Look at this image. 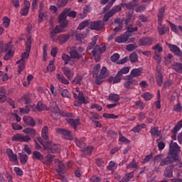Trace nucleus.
Listing matches in <instances>:
<instances>
[{"label": "nucleus", "mask_w": 182, "mask_h": 182, "mask_svg": "<svg viewBox=\"0 0 182 182\" xmlns=\"http://www.w3.org/2000/svg\"><path fill=\"white\" fill-rule=\"evenodd\" d=\"M127 16V19L124 20V22L127 25L126 28L127 31L124 34L117 36L115 38V42H117V43H127V41H129V38L133 35V32H137V27L133 28L132 25H129L130 21H132L133 14H129Z\"/></svg>", "instance_id": "obj_1"}, {"label": "nucleus", "mask_w": 182, "mask_h": 182, "mask_svg": "<svg viewBox=\"0 0 182 182\" xmlns=\"http://www.w3.org/2000/svg\"><path fill=\"white\" fill-rule=\"evenodd\" d=\"M68 9H64L60 14L58 18V23L60 26H55L54 31L57 33H60L61 32H65V28L68 26L69 21L66 20V15L68 14Z\"/></svg>", "instance_id": "obj_2"}, {"label": "nucleus", "mask_w": 182, "mask_h": 182, "mask_svg": "<svg viewBox=\"0 0 182 182\" xmlns=\"http://www.w3.org/2000/svg\"><path fill=\"white\" fill-rule=\"evenodd\" d=\"M73 93L74 98L79 100V102L75 101L74 102V106L79 107V106H80L82 104L86 105V103H87L88 102L87 98L83 96V92H80V90L79 89V87L74 88L73 90Z\"/></svg>", "instance_id": "obj_3"}, {"label": "nucleus", "mask_w": 182, "mask_h": 182, "mask_svg": "<svg viewBox=\"0 0 182 182\" xmlns=\"http://www.w3.org/2000/svg\"><path fill=\"white\" fill-rule=\"evenodd\" d=\"M37 139L46 150H48L51 153H60V146L56 145L50 141H45L41 137H38Z\"/></svg>", "instance_id": "obj_4"}, {"label": "nucleus", "mask_w": 182, "mask_h": 182, "mask_svg": "<svg viewBox=\"0 0 182 182\" xmlns=\"http://www.w3.org/2000/svg\"><path fill=\"white\" fill-rule=\"evenodd\" d=\"M164 7L161 8L158 13V22L160 27H158L159 35H164L166 32H168V27L166 26V25H162L163 23V18H164ZM162 25V26H161Z\"/></svg>", "instance_id": "obj_5"}, {"label": "nucleus", "mask_w": 182, "mask_h": 182, "mask_svg": "<svg viewBox=\"0 0 182 182\" xmlns=\"http://www.w3.org/2000/svg\"><path fill=\"white\" fill-rule=\"evenodd\" d=\"M180 146L176 142L171 141L169 144V154L177 159V155L180 153Z\"/></svg>", "instance_id": "obj_6"}, {"label": "nucleus", "mask_w": 182, "mask_h": 182, "mask_svg": "<svg viewBox=\"0 0 182 182\" xmlns=\"http://www.w3.org/2000/svg\"><path fill=\"white\" fill-rule=\"evenodd\" d=\"M31 45L32 40H31V37H28L26 43V52L21 54V58L20 59V60H22L23 62H26L28 58H29V53L31 52Z\"/></svg>", "instance_id": "obj_7"}, {"label": "nucleus", "mask_w": 182, "mask_h": 182, "mask_svg": "<svg viewBox=\"0 0 182 182\" xmlns=\"http://www.w3.org/2000/svg\"><path fill=\"white\" fill-rule=\"evenodd\" d=\"M50 110H51V117L54 119V120H58L60 117V109L58 106L56 102H53L50 105Z\"/></svg>", "instance_id": "obj_8"}, {"label": "nucleus", "mask_w": 182, "mask_h": 182, "mask_svg": "<svg viewBox=\"0 0 182 182\" xmlns=\"http://www.w3.org/2000/svg\"><path fill=\"white\" fill-rule=\"evenodd\" d=\"M55 163L57 166L56 167V171L59 174V176H63L65 173H66V167L65 166V164L62 161L55 159Z\"/></svg>", "instance_id": "obj_9"}, {"label": "nucleus", "mask_w": 182, "mask_h": 182, "mask_svg": "<svg viewBox=\"0 0 182 182\" xmlns=\"http://www.w3.org/2000/svg\"><path fill=\"white\" fill-rule=\"evenodd\" d=\"M11 140L12 141H23L28 143V141H31V136L29 135L17 134L11 138Z\"/></svg>", "instance_id": "obj_10"}, {"label": "nucleus", "mask_w": 182, "mask_h": 182, "mask_svg": "<svg viewBox=\"0 0 182 182\" xmlns=\"http://www.w3.org/2000/svg\"><path fill=\"white\" fill-rule=\"evenodd\" d=\"M105 27L103 21H91L89 23V28L92 31H100Z\"/></svg>", "instance_id": "obj_11"}, {"label": "nucleus", "mask_w": 182, "mask_h": 182, "mask_svg": "<svg viewBox=\"0 0 182 182\" xmlns=\"http://www.w3.org/2000/svg\"><path fill=\"white\" fill-rule=\"evenodd\" d=\"M56 132L58 133V134H62L64 138L67 139V140H73V136H72L70 131L58 128L56 129Z\"/></svg>", "instance_id": "obj_12"}, {"label": "nucleus", "mask_w": 182, "mask_h": 182, "mask_svg": "<svg viewBox=\"0 0 182 182\" xmlns=\"http://www.w3.org/2000/svg\"><path fill=\"white\" fill-rule=\"evenodd\" d=\"M38 16L41 21L48 19V18L49 16V14L48 13V11H46L45 10V8H43V4H42V3H41L40 6H39Z\"/></svg>", "instance_id": "obj_13"}, {"label": "nucleus", "mask_w": 182, "mask_h": 182, "mask_svg": "<svg viewBox=\"0 0 182 182\" xmlns=\"http://www.w3.org/2000/svg\"><path fill=\"white\" fill-rule=\"evenodd\" d=\"M156 80L158 86L163 85V73H161V68L159 65L156 67Z\"/></svg>", "instance_id": "obj_14"}, {"label": "nucleus", "mask_w": 182, "mask_h": 182, "mask_svg": "<svg viewBox=\"0 0 182 182\" xmlns=\"http://www.w3.org/2000/svg\"><path fill=\"white\" fill-rule=\"evenodd\" d=\"M154 41L151 37L142 38L139 41V45L141 46H150V45L153 44Z\"/></svg>", "instance_id": "obj_15"}, {"label": "nucleus", "mask_w": 182, "mask_h": 182, "mask_svg": "<svg viewBox=\"0 0 182 182\" xmlns=\"http://www.w3.org/2000/svg\"><path fill=\"white\" fill-rule=\"evenodd\" d=\"M167 46H168L171 52H173V53H175V55H177L178 56H182V51L177 46L167 43Z\"/></svg>", "instance_id": "obj_16"}, {"label": "nucleus", "mask_w": 182, "mask_h": 182, "mask_svg": "<svg viewBox=\"0 0 182 182\" xmlns=\"http://www.w3.org/2000/svg\"><path fill=\"white\" fill-rule=\"evenodd\" d=\"M63 75L68 79V80H72L73 79V72L68 67H63L61 68Z\"/></svg>", "instance_id": "obj_17"}, {"label": "nucleus", "mask_w": 182, "mask_h": 182, "mask_svg": "<svg viewBox=\"0 0 182 182\" xmlns=\"http://www.w3.org/2000/svg\"><path fill=\"white\" fill-rule=\"evenodd\" d=\"M176 160H177V159H176L174 156H168L166 158L161 160L160 166H168V164H171V163L176 161Z\"/></svg>", "instance_id": "obj_18"}, {"label": "nucleus", "mask_w": 182, "mask_h": 182, "mask_svg": "<svg viewBox=\"0 0 182 182\" xmlns=\"http://www.w3.org/2000/svg\"><path fill=\"white\" fill-rule=\"evenodd\" d=\"M141 75H143V68H134L131 70L130 76H127V77H139V76H140Z\"/></svg>", "instance_id": "obj_19"}, {"label": "nucleus", "mask_w": 182, "mask_h": 182, "mask_svg": "<svg viewBox=\"0 0 182 182\" xmlns=\"http://www.w3.org/2000/svg\"><path fill=\"white\" fill-rule=\"evenodd\" d=\"M29 8H31V3L28 1H24V7L20 11L21 16H26L28 15Z\"/></svg>", "instance_id": "obj_20"}, {"label": "nucleus", "mask_w": 182, "mask_h": 182, "mask_svg": "<svg viewBox=\"0 0 182 182\" xmlns=\"http://www.w3.org/2000/svg\"><path fill=\"white\" fill-rule=\"evenodd\" d=\"M23 121L26 126H31V127H35L36 123L32 117L25 116L23 118Z\"/></svg>", "instance_id": "obj_21"}, {"label": "nucleus", "mask_w": 182, "mask_h": 182, "mask_svg": "<svg viewBox=\"0 0 182 182\" xmlns=\"http://www.w3.org/2000/svg\"><path fill=\"white\" fill-rule=\"evenodd\" d=\"M137 85V81L135 80H129L127 81H125L124 83V86L127 89H134V86Z\"/></svg>", "instance_id": "obj_22"}, {"label": "nucleus", "mask_w": 182, "mask_h": 182, "mask_svg": "<svg viewBox=\"0 0 182 182\" xmlns=\"http://www.w3.org/2000/svg\"><path fill=\"white\" fill-rule=\"evenodd\" d=\"M66 122L73 127L75 130H76V127L80 124V122H79V119H72V118H68L66 119Z\"/></svg>", "instance_id": "obj_23"}, {"label": "nucleus", "mask_w": 182, "mask_h": 182, "mask_svg": "<svg viewBox=\"0 0 182 182\" xmlns=\"http://www.w3.org/2000/svg\"><path fill=\"white\" fill-rule=\"evenodd\" d=\"M106 51V46L102 45L100 47L97 46L95 49L92 50L93 56H96L97 53H105Z\"/></svg>", "instance_id": "obj_24"}, {"label": "nucleus", "mask_w": 182, "mask_h": 182, "mask_svg": "<svg viewBox=\"0 0 182 182\" xmlns=\"http://www.w3.org/2000/svg\"><path fill=\"white\" fill-rule=\"evenodd\" d=\"M23 133L26 134H30L31 137H35V136H38V132L33 128H26L23 130Z\"/></svg>", "instance_id": "obj_25"}, {"label": "nucleus", "mask_w": 182, "mask_h": 182, "mask_svg": "<svg viewBox=\"0 0 182 182\" xmlns=\"http://www.w3.org/2000/svg\"><path fill=\"white\" fill-rule=\"evenodd\" d=\"M56 79L58 80V82H60V83H63V85H69V80L63 76V75L57 73L56 74Z\"/></svg>", "instance_id": "obj_26"}, {"label": "nucleus", "mask_w": 182, "mask_h": 182, "mask_svg": "<svg viewBox=\"0 0 182 182\" xmlns=\"http://www.w3.org/2000/svg\"><path fill=\"white\" fill-rule=\"evenodd\" d=\"M6 154L9 156L10 161H17L18 158L16 154H14V151L11 149H6Z\"/></svg>", "instance_id": "obj_27"}, {"label": "nucleus", "mask_w": 182, "mask_h": 182, "mask_svg": "<svg viewBox=\"0 0 182 182\" xmlns=\"http://www.w3.org/2000/svg\"><path fill=\"white\" fill-rule=\"evenodd\" d=\"M33 160H39L40 161H43V154L38 151H34L32 154Z\"/></svg>", "instance_id": "obj_28"}, {"label": "nucleus", "mask_w": 182, "mask_h": 182, "mask_svg": "<svg viewBox=\"0 0 182 182\" xmlns=\"http://www.w3.org/2000/svg\"><path fill=\"white\" fill-rule=\"evenodd\" d=\"M173 166L170 165L168 167H167L164 173V177H168V178H171L173 177Z\"/></svg>", "instance_id": "obj_29"}, {"label": "nucleus", "mask_w": 182, "mask_h": 182, "mask_svg": "<svg viewBox=\"0 0 182 182\" xmlns=\"http://www.w3.org/2000/svg\"><path fill=\"white\" fill-rule=\"evenodd\" d=\"M41 136L44 140L49 139V128L47 126L43 127L41 131Z\"/></svg>", "instance_id": "obj_30"}, {"label": "nucleus", "mask_w": 182, "mask_h": 182, "mask_svg": "<svg viewBox=\"0 0 182 182\" xmlns=\"http://www.w3.org/2000/svg\"><path fill=\"white\" fill-rule=\"evenodd\" d=\"M53 159H55L53 155L48 154L46 157L43 156L42 163H43V164H50L53 161Z\"/></svg>", "instance_id": "obj_31"}, {"label": "nucleus", "mask_w": 182, "mask_h": 182, "mask_svg": "<svg viewBox=\"0 0 182 182\" xmlns=\"http://www.w3.org/2000/svg\"><path fill=\"white\" fill-rule=\"evenodd\" d=\"M146 124H137L132 129H131V132H134V133H140V132H141V129H146Z\"/></svg>", "instance_id": "obj_32"}, {"label": "nucleus", "mask_w": 182, "mask_h": 182, "mask_svg": "<svg viewBox=\"0 0 182 182\" xmlns=\"http://www.w3.org/2000/svg\"><path fill=\"white\" fill-rule=\"evenodd\" d=\"M74 141L77 146V147H80V149H83L86 144H85V139H77V138L74 139Z\"/></svg>", "instance_id": "obj_33"}, {"label": "nucleus", "mask_w": 182, "mask_h": 182, "mask_svg": "<svg viewBox=\"0 0 182 182\" xmlns=\"http://www.w3.org/2000/svg\"><path fill=\"white\" fill-rule=\"evenodd\" d=\"M69 38H70V36L69 34H62L57 36V41H59V42L63 43V42H66V41H68Z\"/></svg>", "instance_id": "obj_34"}, {"label": "nucleus", "mask_w": 182, "mask_h": 182, "mask_svg": "<svg viewBox=\"0 0 182 182\" xmlns=\"http://www.w3.org/2000/svg\"><path fill=\"white\" fill-rule=\"evenodd\" d=\"M10 44H4V41H0V53H5L9 49Z\"/></svg>", "instance_id": "obj_35"}, {"label": "nucleus", "mask_w": 182, "mask_h": 182, "mask_svg": "<svg viewBox=\"0 0 182 182\" xmlns=\"http://www.w3.org/2000/svg\"><path fill=\"white\" fill-rule=\"evenodd\" d=\"M70 55L73 59H80V58H82V55L75 49L70 51Z\"/></svg>", "instance_id": "obj_36"}, {"label": "nucleus", "mask_w": 182, "mask_h": 182, "mask_svg": "<svg viewBox=\"0 0 182 182\" xmlns=\"http://www.w3.org/2000/svg\"><path fill=\"white\" fill-rule=\"evenodd\" d=\"M25 63H26V61H22V60H18L16 62V64L18 65V73H21L22 72V70H23V69H25Z\"/></svg>", "instance_id": "obj_37"}, {"label": "nucleus", "mask_w": 182, "mask_h": 182, "mask_svg": "<svg viewBox=\"0 0 182 182\" xmlns=\"http://www.w3.org/2000/svg\"><path fill=\"white\" fill-rule=\"evenodd\" d=\"M173 69L177 72V73L182 74V63H175L173 65Z\"/></svg>", "instance_id": "obj_38"}, {"label": "nucleus", "mask_w": 182, "mask_h": 182, "mask_svg": "<svg viewBox=\"0 0 182 182\" xmlns=\"http://www.w3.org/2000/svg\"><path fill=\"white\" fill-rule=\"evenodd\" d=\"M141 97L144 99V100H146V102H149V100H150L151 99H153V97H154V95H153V94L146 92H144V94H142L141 95Z\"/></svg>", "instance_id": "obj_39"}, {"label": "nucleus", "mask_w": 182, "mask_h": 182, "mask_svg": "<svg viewBox=\"0 0 182 182\" xmlns=\"http://www.w3.org/2000/svg\"><path fill=\"white\" fill-rule=\"evenodd\" d=\"M150 133H151V136H157L159 137V136H160V134H161V131L159 130V127H155L151 129Z\"/></svg>", "instance_id": "obj_40"}, {"label": "nucleus", "mask_w": 182, "mask_h": 182, "mask_svg": "<svg viewBox=\"0 0 182 182\" xmlns=\"http://www.w3.org/2000/svg\"><path fill=\"white\" fill-rule=\"evenodd\" d=\"M109 100L110 102H119L120 100V97H119V95L117 94H109Z\"/></svg>", "instance_id": "obj_41"}, {"label": "nucleus", "mask_w": 182, "mask_h": 182, "mask_svg": "<svg viewBox=\"0 0 182 182\" xmlns=\"http://www.w3.org/2000/svg\"><path fill=\"white\" fill-rule=\"evenodd\" d=\"M19 159L21 164H26V161H28V155L25 154L20 153Z\"/></svg>", "instance_id": "obj_42"}, {"label": "nucleus", "mask_w": 182, "mask_h": 182, "mask_svg": "<svg viewBox=\"0 0 182 182\" xmlns=\"http://www.w3.org/2000/svg\"><path fill=\"white\" fill-rule=\"evenodd\" d=\"M152 49L154 50V53L156 54H160L163 52V47H161L159 43L154 46Z\"/></svg>", "instance_id": "obj_43"}, {"label": "nucleus", "mask_w": 182, "mask_h": 182, "mask_svg": "<svg viewBox=\"0 0 182 182\" xmlns=\"http://www.w3.org/2000/svg\"><path fill=\"white\" fill-rule=\"evenodd\" d=\"M130 72V67H124L118 71V75L123 76V75H127Z\"/></svg>", "instance_id": "obj_44"}, {"label": "nucleus", "mask_w": 182, "mask_h": 182, "mask_svg": "<svg viewBox=\"0 0 182 182\" xmlns=\"http://www.w3.org/2000/svg\"><path fill=\"white\" fill-rule=\"evenodd\" d=\"M82 79H83V77H82V75H77L74 77L73 82L75 83V85H81Z\"/></svg>", "instance_id": "obj_45"}, {"label": "nucleus", "mask_w": 182, "mask_h": 182, "mask_svg": "<svg viewBox=\"0 0 182 182\" xmlns=\"http://www.w3.org/2000/svg\"><path fill=\"white\" fill-rule=\"evenodd\" d=\"M134 176V174L133 173V172H130L129 173L126 174V175L123 177L122 181H123L124 182H129V181H130V180H131L132 178H133Z\"/></svg>", "instance_id": "obj_46"}, {"label": "nucleus", "mask_w": 182, "mask_h": 182, "mask_svg": "<svg viewBox=\"0 0 182 182\" xmlns=\"http://www.w3.org/2000/svg\"><path fill=\"white\" fill-rule=\"evenodd\" d=\"M129 60L131 63H135V62H137L139 60V57H137V54L136 53H132L129 55Z\"/></svg>", "instance_id": "obj_47"}, {"label": "nucleus", "mask_w": 182, "mask_h": 182, "mask_svg": "<svg viewBox=\"0 0 182 182\" xmlns=\"http://www.w3.org/2000/svg\"><path fill=\"white\" fill-rule=\"evenodd\" d=\"M89 21H84L77 27L78 31H82L86 28V26H88L89 28Z\"/></svg>", "instance_id": "obj_48"}, {"label": "nucleus", "mask_w": 182, "mask_h": 182, "mask_svg": "<svg viewBox=\"0 0 182 182\" xmlns=\"http://www.w3.org/2000/svg\"><path fill=\"white\" fill-rule=\"evenodd\" d=\"M36 109L37 110H39V112H42V110H48V107H46V105L42 103V102H38Z\"/></svg>", "instance_id": "obj_49"}, {"label": "nucleus", "mask_w": 182, "mask_h": 182, "mask_svg": "<svg viewBox=\"0 0 182 182\" xmlns=\"http://www.w3.org/2000/svg\"><path fill=\"white\" fill-rule=\"evenodd\" d=\"M13 56H14V50L9 49V47L8 52L4 55V60H9V59H11V58Z\"/></svg>", "instance_id": "obj_50"}, {"label": "nucleus", "mask_w": 182, "mask_h": 182, "mask_svg": "<svg viewBox=\"0 0 182 182\" xmlns=\"http://www.w3.org/2000/svg\"><path fill=\"white\" fill-rule=\"evenodd\" d=\"M172 32L174 33L178 34V26H176L174 23H171V21H168Z\"/></svg>", "instance_id": "obj_51"}, {"label": "nucleus", "mask_w": 182, "mask_h": 182, "mask_svg": "<svg viewBox=\"0 0 182 182\" xmlns=\"http://www.w3.org/2000/svg\"><path fill=\"white\" fill-rule=\"evenodd\" d=\"M68 2H69V0H58L57 1V5L59 8H63V6L68 5Z\"/></svg>", "instance_id": "obj_52"}, {"label": "nucleus", "mask_w": 182, "mask_h": 182, "mask_svg": "<svg viewBox=\"0 0 182 182\" xmlns=\"http://www.w3.org/2000/svg\"><path fill=\"white\" fill-rule=\"evenodd\" d=\"M54 63H55V61L53 60L50 61V63L47 67V70H48V72H53L56 69V67L55 66Z\"/></svg>", "instance_id": "obj_53"}, {"label": "nucleus", "mask_w": 182, "mask_h": 182, "mask_svg": "<svg viewBox=\"0 0 182 182\" xmlns=\"http://www.w3.org/2000/svg\"><path fill=\"white\" fill-rule=\"evenodd\" d=\"M114 15V14L111 10L107 12L104 16V22H107V21H109V19H110V18H112V16H113Z\"/></svg>", "instance_id": "obj_54"}, {"label": "nucleus", "mask_w": 182, "mask_h": 182, "mask_svg": "<svg viewBox=\"0 0 182 182\" xmlns=\"http://www.w3.org/2000/svg\"><path fill=\"white\" fill-rule=\"evenodd\" d=\"M100 72V64H96L93 68V76H97Z\"/></svg>", "instance_id": "obj_55"}, {"label": "nucleus", "mask_w": 182, "mask_h": 182, "mask_svg": "<svg viewBox=\"0 0 182 182\" xmlns=\"http://www.w3.org/2000/svg\"><path fill=\"white\" fill-rule=\"evenodd\" d=\"M120 11H122V6L121 5L114 6L112 7V9H111V12H112V14H114V15L115 14H117V12H120Z\"/></svg>", "instance_id": "obj_56"}, {"label": "nucleus", "mask_w": 182, "mask_h": 182, "mask_svg": "<svg viewBox=\"0 0 182 182\" xmlns=\"http://www.w3.org/2000/svg\"><path fill=\"white\" fill-rule=\"evenodd\" d=\"M89 12H90V7L86 6L83 8V16H80V18H81L82 19H83V18H86V16L87 15V14H89Z\"/></svg>", "instance_id": "obj_57"}, {"label": "nucleus", "mask_w": 182, "mask_h": 182, "mask_svg": "<svg viewBox=\"0 0 182 182\" xmlns=\"http://www.w3.org/2000/svg\"><path fill=\"white\" fill-rule=\"evenodd\" d=\"M108 73H107V68L106 67H102L100 73V77L103 78V77H106L107 76Z\"/></svg>", "instance_id": "obj_58"}, {"label": "nucleus", "mask_w": 182, "mask_h": 182, "mask_svg": "<svg viewBox=\"0 0 182 182\" xmlns=\"http://www.w3.org/2000/svg\"><path fill=\"white\" fill-rule=\"evenodd\" d=\"M103 117H105V119H118L119 116L114 114L104 113Z\"/></svg>", "instance_id": "obj_59"}, {"label": "nucleus", "mask_w": 182, "mask_h": 182, "mask_svg": "<svg viewBox=\"0 0 182 182\" xmlns=\"http://www.w3.org/2000/svg\"><path fill=\"white\" fill-rule=\"evenodd\" d=\"M117 166H116V163L114 161H110L107 166V169L109 171L112 170H116Z\"/></svg>", "instance_id": "obj_60"}, {"label": "nucleus", "mask_w": 182, "mask_h": 182, "mask_svg": "<svg viewBox=\"0 0 182 182\" xmlns=\"http://www.w3.org/2000/svg\"><path fill=\"white\" fill-rule=\"evenodd\" d=\"M62 59L64 60L65 65H68V63H69V60H70V56L67 54H63Z\"/></svg>", "instance_id": "obj_61"}, {"label": "nucleus", "mask_w": 182, "mask_h": 182, "mask_svg": "<svg viewBox=\"0 0 182 182\" xmlns=\"http://www.w3.org/2000/svg\"><path fill=\"white\" fill-rule=\"evenodd\" d=\"M86 36H87V34L77 33L75 35V38L77 41H83Z\"/></svg>", "instance_id": "obj_62"}, {"label": "nucleus", "mask_w": 182, "mask_h": 182, "mask_svg": "<svg viewBox=\"0 0 182 182\" xmlns=\"http://www.w3.org/2000/svg\"><path fill=\"white\" fill-rule=\"evenodd\" d=\"M154 59L157 62L158 65H159V63H161V55L154 53Z\"/></svg>", "instance_id": "obj_63"}, {"label": "nucleus", "mask_w": 182, "mask_h": 182, "mask_svg": "<svg viewBox=\"0 0 182 182\" xmlns=\"http://www.w3.org/2000/svg\"><path fill=\"white\" fill-rule=\"evenodd\" d=\"M61 96H63V97H68L69 99L70 97V92H69L68 90H63L61 92Z\"/></svg>", "instance_id": "obj_64"}]
</instances>
